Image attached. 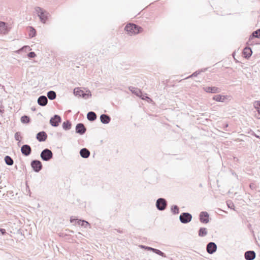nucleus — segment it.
<instances>
[{
    "instance_id": "nucleus-40",
    "label": "nucleus",
    "mask_w": 260,
    "mask_h": 260,
    "mask_svg": "<svg viewBox=\"0 0 260 260\" xmlns=\"http://www.w3.org/2000/svg\"><path fill=\"white\" fill-rule=\"evenodd\" d=\"M140 97L141 98V99L143 100L151 101V99L149 98L148 96H147L146 94H143V95L142 96H140Z\"/></svg>"
},
{
    "instance_id": "nucleus-34",
    "label": "nucleus",
    "mask_w": 260,
    "mask_h": 260,
    "mask_svg": "<svg viewBox=\"0 0 260 260\" xmlns=\"http://www.w3.org/2000/svg\"><path fill=\"white\" fill-rule=\"evenodd\" d=\"M29 36L32 38L36 36V30L32 27H29Z\"/></svg>"
},
{
    "instance_id": "nucleus-31",
    "label": "nucleus",
    "mask_w": 260,
    "mask_h": 260,
    "mask_svg": "<svg viewBox=\"0 0 260 260\" xmlns=\"http://www.w3.org/2000/svg\"><path fill=\"white\" fill-rule=\"evenodd\" d=\"M30 121L29 117L27 116H23L21 118V122L23 123H28Z\"/></svg>"
},
{
    "instance_id": "nucleus-29",
    "label": "nucleus",
    "mask_w": 260,
    "mask_h": 260,
    "mask_svg": "<svg viewBox=\"0 0 260 260\" xmlns=\"http://www.w3.org/2000/svg\"><path fill=\"white\" fill-rule=\"evenodd\" d=\"M77 223L79 225H81L82 226H84V228H87L88 226L90 225L88 222L81 219L78 220L77 221Z\"/></svg>"
},
{
    "instance_id": "nucleus-35",
    "label": "nucleus",
    "mask_w": 260,
    "mask_h": 260,
    "mask_svg": "<svg viewBox=\"0 0 260 260\" xmlns=\"http://www.w3.org/2000/svg\"><path fill=\"white\" fill-rule=\"evenodd\" d=\"M254 107L257 109V111L260 114V101L255 102L254 104Z\"/></svg>"
},
{
    "instance_id": "nucleus-48",
    "label": "nucleus",
    "mask_w": 260,
    "mask_h": 260,
    "mask_svg": "<svg viewBox=\"0 0 260 260\" xmlns=\"http://www.w3.org/2000/svg\"><path fill=\"white\" fill-rule=\"evenodd\" d=\"M228 124H226V125H225V127H228Z\"/></svg>"
},
{
    "instance_id": "nucleus-15",
    "label": "nucleus",
    "mask_w": 260,
    "mask_h": 260,
    "mask_svg": "<svg viewBox=\"0 0 260 260\" xmlns=\"http://www.w3.org/2000/svg\"><path fill=\"white\" fill-rule=\"evenodd\" d=\"M48 103V99L45 95L40 96L38 99V103L41 106H45Z\"/></svg>"
},
{
    "instance_id": "nucleus-17",
    "label": "nucleus",
    "mask_w": 260,
    "mask_h": 260,
    "mask_svg": "<svg viewBox=\"0 0 260 260\" xmlns=\"http://www.w3.org/2000/svg\"><path fill=\"white\" fill-rule=\"evenodd\" d=\"M101 121L104 124H108L110 122L111 118L107 114H102L100 116Z\"/></svg>"
},
{
    "instance_id": "nucleus-32",
    "label": "nucleus",
    "mask_w": 260,
    "mask_h": 260,
    "mask_svg": "<svg viewBox=\"0 0 260 260\" xmlns=\"http://www.w3.org/2000/svg\"><path fill=\"white\" fill-rule=\"evenodd\" d=\"M206 70V69H204V70H201V71H196L195 72H194L192 74H191V75L189 76L188 77L185 78V79H188V78H191L192 77H196L199 74H200L201 72H203V71H205Z\"/></svg>"
},
{
    "instance_id": "nucleus-38",
    "label": "nucleus",
    "mask_w": 260,
    "mask_h": 260,
    "mask_svg": "<svg viewBox=\"0 0 260 260\" xmlns=\"http://www.w3.org/2000/svg\"><path fill=\"white\" fill-rule=\"evenodd\" d=\"M141 247L143 248H145V249H147L148 250L152 251L153 252L154 251V250L155 249L154 248H152V247H148V246H143V245H141Z\"/></svg>"
},
{
    "instance_id": "nucleus-3",
    "label": "nucleus",
    "mask_w": 260,
    "mask_h": 260,
    "mask_svg": "<svg viewBox=\"0 0 260 260\" xmlns=\"http://www.w3.org/2000/svg\"><path fill=\"white\" fill-rule=\"evenodd\" d=\"M36 12L37 13L38 16L39 17L40 20L43 23H45L47 20L48 18V14L46 11H44L40 7H37L35 9Z\"/></svg>"
},
{
    "instance_id": "nucleus-26",
    "label": "nucleus",
    "mask_w": 260,
    "mask_h": 260,
    "mask_svg": "<svg viewBox=\"0 0 260 260\" xmlns=\"http://www.w3.org/2000/svg\"><path fill=\"white\" fill-rule=\"evenodd\" d=\"M4 160L6 164L8 166H12L14 164V161L13 159L10 156H6L4 158Z\"/></svg>"
},
{
    "instance_id": "nucleus-44",
    "label": "nucleus",
    "mask_w": 260,
    "mask_h": 260,
    "mask_svg": "<svg viewBox=\"0 0 260 260\" xmlns=\"http://www.w3.org/2000/svg\"><path fill=\"white\" fill-rule=\"evenodd\" d=\"M74 220H76V219H72V218H71L70 219V221L71 222L73 223L74 222Z\"/></svg>"
},
{
    "instance_id": "nucleus-22",
    "label": "nucleus",
    "mask_w": 260,
    "mask_h": 260,
    "mask_svg": "<svg viewBox=\"0 0 260 260\" xmlns=\"http://www.w3.org/2000/svg\"><path fill=\"white\" fill-rule=\"evenodd\" d=\"M21 151L25 156H28L31 152V147H21Z\"/></svg>"
},
{
    "instance_id": "nucleus-7",
    "label": "nucleus",
    "mask_w": 260,
    "mask_h": 260,
    "mask_svg": "<svg viewBox=\"0 0 260 260\" xmlns=\"http://www.w3.org/2000/svg\"><path fill=\"white\" fill-rule=\"evenodd\" d=\"M31 167L36 172H40L42 169V162L38 160H34L31 162Z\"/></svg>"
},
{
    "instance_id": "nucleus-12",
    "label": "nucleus",
    "mask_w": 260,
    "mask_h": 260,
    "mask_svg": "<svg viewBox=\"0 0 260 260\" xmlns=\"http://www.w3.org/2000/svg\"><path fill=\"white\" fill-rule=\"evenodd\" d=\"M86 130V127L83 123H78L76 126V132L80 135L84 134L85 133Z\"/></svg>"
},
{
    "instance_id": "nucleus-14",
    "label": "nucleus",
    "mask_w": 260,
    "mask_h": 260,
    "mask_svg": "<svg viewBox=\"0 0 260 260\" xmlns=\"http://www.w3.org/2000/svg\"><path fill=\"white\" fill-rule=\"evenodd\" d=\"M204 90L207 92L212 93H219L220 90L219 88L216 87H205L203 88Z\"/></svg>"
},
{
    "instance_id": "nucleus-11",
    "label": "nucleus",
    "mask_w": 260,
    "mask_h": 260,
    "mask_svg": "<svg viewBox=\"0 0 260 260\" xmlns=\"http://www.w3.org/2000/svg\"><path fill=\"white\" fill-rule=\"evenodd\" d=\"M9 31V29L8 27V24L4 22L0 21V34L6 35Z\"/></svg>"
},
{
    "instance_id": "nucleus-43",
    "label": "nucleus",
    "mask_w": 260,
    "mask_h": 260,
    "mask_svg": "<svg viewBox=\"0 0 260 260\" xmlns=\"http://www.w3.org/2000/svg\"><path fill=\"white\" fill-rule=\"evenodd\" d=\"M0 232L3 235H5L6 234V231L4 229H0Z\"/></svg>"
},
{
    "instance_id": "nucleus-13",
    "label": "nucleus",
    "mask_w": 260,
    "mask_h": 260,
    "mask_svg": "<svg viewBox=\"0 0 260 260\" xmlns=\"http://www.w3.org/2000/svg\"><path fill=\"white\" fill-rule=\"evenodd\" d=\"M256 254L254 251L249 250L245 252L244 257L246 260H253L255 258Z\"/></svg>"
},
{
    "instance_id": "nucleus-6",
    "label": "nucleus",
    "mask_w": 260,
    "mask_h": 260,
    "mask_svg": "<svg viewBox=\"0 0 260 260\" xmlns=\"http://www.w3.org/2000/svg\"><path fill=\"white\" fill-rule=\"evenodd\" d=\"M179 219L181 223H187L191 220L192 215L188 212H183L180 214Z\"/></svg>"
},
{
    "instance_id": "nucleus-16",
    "label": "nucleus",
    "mask_w": 260,
    "mask_h": 260,
    "mask_svg": "<svg viewBox=\"0 0 260 260\" xmlns=\"http://www.w3.org/2000/svg\"><path fill=\"white\" fill-rule=\"evenodd\" d=\"M90 152L86 149L85 147L81 149L80 151V154L81 156L83 158H88L90 155Z\"/></svg>"
},
{
    "instance_id": "nucleus-33",
    "label": "nucleus",
    "mask_w": 260,
    "mask_h": 260,
    "mask_svg": "<svg viewBox=\"0 0 260 260\" xmlns=\"http://www.w3.org/2000/svg\"><path fill=\"white\" fill-rule=\"evenodd\" d=\"M153 252H154L156 254H157L159 255H160L164 257H166V255L165 254V253H164V252H162V251H161L160 250H159L158 249L155 248Z\"/></svg>"
},
{
    "instance_id": "nucleus-4",
    "label": "nucleus",
    "mask_w": 260,
    "mask_h": 260,
    "mask_svg": "<svg viewBox=\"0 0 260 260\" xmlns=\"http://www.w3.org/2000/svg\"><path fill=\"white\" fill-rule=\"evenodd\" d=\"M167 202L164 198H159L156 202V207L159 211L165 210L167 207Z\"/></svg>"
},
{
    "instance_id": "nucleus-19",
    "label": "nucleus",
    "mask_w": 260,
    "mask_h": 260,
    "mask_svg": "<svg viewBox=\"0 0 260 260\" xmlns=\"http://www.w3.org/2000/svg\"><path fill=\"white\" fill-rule=\"evenodd\" d=\"M47 138V134L44 132H40L37 135V139L38 141H44Z\"/></svg>"
},
{
    "instance_id": "nucleus-46",
    "label": "nucleus",
    "mask_w": 260,
    "mask_h": 260,
    "mask_svg": "<svg viewBox=\"0 0 260 260\" xmlns=\"http://www.w3.org/2000/svg\"><path fill=\"white\" fill-rule=\"evenodd\" d=\"M234 159L235 160V161H238V159L236 157H234Z\"/></svg>"
},
{
    "instance_id": "nucleus-2",
    "label": "nucleus",
    "mask_w": 260,
    "mask_h": 260,
    "mask_svg": "<svg viewBox=\"0 0 260 260\" xmlns=\"http://www.w3.org/2000/svg\"><path fill=\"white\" fill-rule=\"evenodd\" d=\"M74 93L76 96L82 97L85 99H87L89 98H91L92 95L90 91L87 90L86 92L84 93L83 90L80 89L79 88L74 89Z\"/></svg>"
},
{
    "instance_id": "nucleus-45",
    "label": "nucleus",
    "mask_w": 260,
    "mask_h": 260,
    "mask_svg": "<svg viewBox=\"0 0 260 260\" xmlns=\"http://www.w3.org/2000/svg\"><path fill=\"white\" fill-rule=\"evenodd\" d=\"M247 226H248V228L250 229H251V224H250V223H249V224H248Z\"/></svg>"
},
{
    "instance_id": "nucleus-36",
    "label": "nucleus",
    "mask_w": 260,
    "mask_h": 260,
    "mask_svg": "<svg viewBox=\"0 0 260 260\" xmlns=\"http://www.w3.org/2000/svg\"><path fill=\"white\" fill-rule=\"evenodd\" d=\"M249 187L252 190H255L256 189L257 186L255 183H251L249 184Z\"/></svg>"
},
{
    "instance_id": "nucleus-10",
    "label": "nucleus",
    "mask_w": 260,
    "mask_h": 260,
    "mask_svg": "<svg viewBox=\"0 0 260 260\" xmlns=\"http://www.w3.org/2000/svg\"><path fill=\"white\" fill-rule=\"evenodd\" d=\"M199 218L202 223H207L209 222V214L207 212H201L199 215Z\"/></svg>"
},
{
    "instance_id": "nucleus-42",
    "label": "nucleus",
    "mask_w": 260,
    "mask_h": 260,
    "mask_svg": "<svg viewBox=\"0 0 260 260\" xmlns=\"http://www.w3.org/2000/svg\"><path fill=\"white\" fill-rule=\"evenodd\" d=\"M4 112V107L1 105H0V113H3Z\"/></svg>"
},
{
    "instance_id": "nucleus-20",
    "label": "nucleus",
    "mask_w": 260,
    "mask_h": 260,
    "mask_svg": "<svg viewBox=\"0 0 260 260\" xmlns=\"http://www.w3.org/2000/svg\"><path fill=\"white\" fill-rule=\"evenodd\" d=\"M129 89L133 93L135 94L138 96L140 97L143 95V93L139 88L134 87H129Z\"/></svg>"
},
{
    "instance_id": "nucleus-23",
    "label": "nucleus",
    "mask_w": 260,
    "mask_h": 260,
    "mask_svg": "<svg viewBox=\"0 0 260 260\" xmlns=\"http://www.w3.org/2000/svg\"><path fill=\"white\" fill-rule=\"evenodd\" d=\"M87 118L89 121H94L96 118V115L94 112H89L87 115Z\"/></svg>"
},
{
    "instance_id": "nucleus-47",
    "label": "nucleus",
    "mask_w": 260,
    "mask_h": 260,
    "mask_svg": "<svg viewBox=\"0 0 260 260\" xmlns=\"http://www.w3.org/2000/svg\"><path fill=\"white\" fill-rule=\"evenodd\" d=\"M22 146H29L28 145L25 144V145H22Z\"/></svg>"
},
{
    "instance_id": "nucleus-30",
    "label": "nucleus",
    "mask_w": 260,
    "mask_h": 260,
    "mask_svg": "<svg viewBox=\"0 0 260 260\" xmlns=\"http://www.w3.org/2000/svg\"><path fill=\"white\" fill-rule=\"evenodd\" d=\"M171 211L174 214H177L179 212V209L177 205H173L171 208Z\"/></svg>"
},
{
    "instance_id": "nucleus-39",
    "label": "nucleus",
    "mask_w": 260,
    "mask_h": 260,
    "mask_svg": "<svg viewBox=\"0 0 260 260\" xmlns=\"http://www.w3.org/2000/svg\"><path fill=\"white\" fill-rule=\"evenodd\" d=\"M15 138L17 141H20V139L21 138L20 135L19 133H16L15 134Z\"/></svg>"
},
{
    "instance_id": "nucleus-18",
    "label": "nucleus",
    "mask_w": 260,
    "mask_h": 260,
    "mask_svg": "<svg viewBox=\"0 0 260 260\" xmlns=\"http://www.w3.org/2000/svg\"><path fill=\"white\" fill-rule=\"evenodd\" d=\"M228 99L227 95H221L220 94H217L213 96V100L220 102H224L225 100Z\"/></svg>"
},
{
    "instance_id": "nucleus-21",
    "label": "nucleus",
    "mask_w": 260,
    "mask_h": 260,
    "mask_svg": "<svg viewBox=\"0 0 260 260\" xmlns=\"http://www.w3.org/2000/svg\"><path fill=\"white\" fill-rule=\"evenodd\" d=\"M252 50L249 47H245L243 50V55L245 58L249 57L252 54Z\"/></svg>"
},
{
    "instance_id": "nucleus-8",
    "label": "nucleus",
    "mask_w": 260,
    "mask_h": 260,
    "mask_svg": "<svg viewBox=\"0 0 260 260\" xmlns=\"http://www.w3.org/2000/svg\"><path fill=\"white\" fill-rule=\"evenodd\" d=\"M217 250V245L214 242H210L207 245L206 250L209 254H213Z\"/></svg>"
},
{
    "instance_id": "nucleus-28",
    "label": "nucleus",
    "mask_w": 260,
    "mask_h": 260,
    "mask_svg": "<svg viewBox=\"0 0 260 260\" xmlns=\"http://www.w3.org/2000/svg\"><path fill=\"white\" fill-rule=\"evenodd\" d=\"M62 127L64 130H69L71 128V123L69 121L63 122Z\"/></svg>"
},
{
    "instance_id": "nucleus-27",
    "label": "nucleus",
    "mask_w": 260,
    "mask_h": 260,
    "mask_svg": "<svg viewBox=\"0 0 260 260\" xmlns=\"http://www.w3.org/2000/svg\"><path fill=\"white\" fill-rule=\"evenodd\" d=\"M47 96L50 100H53L56 98V94L55 91L51 90L48 92Z\"/></svg>"
},
{
    "instance_id": "nucleus-5",
    "label": "nucleus",
    "mask_w": 260,
    "mask_h": 260,
    "mask_svg": "<svg viewBox=\"0 0 260 260\" xmlns=\"http://www.w3.org/2000/svg\"><path fill=\"white\" fill-rule=\"evenodd\" d=\"M40 156L42 160L48 161L52 158L53 153L49 149H45L42 151Z\"/></svg>"
},
{
    "instance_id": "nucleus-37",
    "label": "nucleus",
    "mask_w": 260,
    "mask_h": 260,
    "mask_svg": "<svg viewBox=\"0 0 260 260\" xmlns=\"http://www.w3.org/2000/svg\"><path fill=\"white\" fill-rule=\"evenodd\" d=\"M227 205L231 209H234L235 207L234 204L231 201L228 202Z\"/></svg>"
},
{
    "instance_id": "nucleus-25",
    "label": "nucleus",
    "mask_w": 260,
    "mask_h": 260,
    "mask_svg": "<svg viewBox=\"0 0 260 260\" xmlns=\"http://www.w3.org/2000/svg\"><path fill=\"white\" fill-rule=\"evenodd\" d=\"M207 229L205 228H201L199 231V236L200 237H205L207 235Z\"/></svg>"
},
{
    "instance_id": "nucleus-41",
    "label": "nucleus",
    "mask_w": 260,
    "mask_h": 260,
    "mask_svg": "<svg viewBox=\"0 0 260 260\" xmlns=\"http://www.w3.org/2000/svg\"><path fill=\"white\" fill-rule=\"evenodd\" d=\"M28 56L30 58H34L36 56V54L34 52H30L28 54Z\"/></svg>"
},
{
    "instance_id": "nucleus-49",
    "label": "nucleus",
    "mask_w": 260,
    "mask_h": 260,
    "mask_svg": "<svg viewBox=\"0 0 260 260\" xmlns=\"http://www.w3.org/2000/svg\"><path fill=\"white\" fill-rule=\"evenodd\" d=\"M248 42H248V44H249V42H250V41H249Z\"/></svg>"
},
{
    "instance_id": "nucleus-9",
    "label": "nucleus",
    "mask_w": 260,
    "mask_h": 260,
    "mask_svg": "<svg viewBox=\"0 0 260 260\" xmlns=\"http://www.w3.org/2000/svg\"><path fill=\"white\" fill-rule=\"evenodd\" d=\"M60 122L61 117L58 115H55L53 117H51L50 120L51 125L54 127L57 126Z\"/></svg>"
},
{
    "instance_id": "nucleus-24",
    "label": "nucleus",
    "mask_w": 260,
    "mask_h": 260,
    "mask_svg": "<svg viewBox=\"0 0 260 260\" xmlns=\"http://www.w3.org/2000/svg\"><path fill=\"white\" fill-rule=\"evenodd\" d=\"M254 38H260V29H257L252 32L249 37V41Z\"/></svg>"
},
{
    "instance_id": "nucleus-1",
    "label": "nucleus",
    "mask_w": 260,
    "mask_h": 260,
    "mask_svg": "<svg viewBox=\"0 0 260 260\" xmlns=\"http://www.w3.org/2000/svg\"><path fill=\"white\" fill-rule=\"evenodd\" d=\"M142 28L134 24L129 23L125 27V30L129 35L139 34Z\"/></svg>"
}]
</instances>
